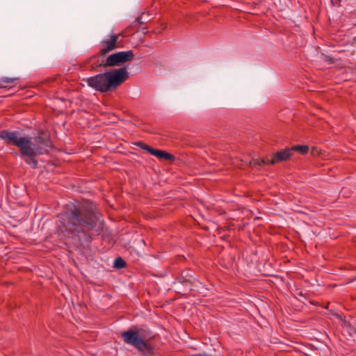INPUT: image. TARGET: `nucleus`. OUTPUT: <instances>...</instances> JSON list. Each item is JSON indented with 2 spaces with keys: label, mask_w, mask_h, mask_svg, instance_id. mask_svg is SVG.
Here are the masks:
<instances>
[{
  "label": "nucleus",
  "mask_w": 356,
  "mask_h": 356,
  "mask_svg": "<svg viewBox=\"0 0 356 356\" xmlns=\"http://www.w3.org/2000/svg\"><path fill=\"white\" fill-rule=\"evenodd\" d=\"M65 219L60 226L62 233L80 243H90V231L94 229L97 218L91 209L82 204L73 205L65 214Z\"/></svg>",
  "instance_id": "f257e3e1"
},
{
  "label": "nucleus",
  "mask_w": 356,
  "mask_h": 356,
  "mask_svg": "<svg viewBox=\"0 0 356 356\" xmlns=\"http://www.w3.org/2000/svg\"><path fill=\"white\" fill-rule=\"evenodd\" d=\"M0 138L8 145L17 146L21 156L33 168L38 167V161L35 157L48 154L49 149L53 147L49 137L44 132L40 133L35 138V143L29 137H20L18 131L6 129L0 131Z\"/></svg>",
  "instance_id": "f03ea898"
},
{
  "label": "nucleus",
  "mask_w": 356,
  "mask_h": 356,
  "mask_svg": "<svg viewBox=\"0 0 356 356\" xmlns=\"http://www.w3.org/2000/svg\"><path fill=\"white\" fill-rule=\"evenodd\" d=\"M154 337L147 327L136 325L121 333V337L125 343L133 346L145 355H154L155 349L150 343Z\"/></svg>",
  "instance_id": "7ed1b4c3"
},
{
  "label": "nucleus",
  "mask_w": 356,
  "mask_h": 356,
  "mask_svg": "<svg viewBox=\"0 0 356 356\" xmlns=\"http://www.w3.org/2000/svg\"><path fill=\"white\" fill-rule=\"evenodd\" d=\"M129 78L125 67L99 74L86 79L89 86L101 92L115 90Z\"/></svg>",
  "instance_id": "20e7f679"
},
{
  "label": "nucleus",
  "mask_w": 356,
  "mask_h": 356,
  "mask_svg": "<svg viewBox=\"0 0 356 356\" xmlns=\"http://www.w3.org/2000/svg\"><path fill=\"white\" fill-rule=\"evenodd\" d=\"M134 58V54L132 50L119 51L108 56L105 60L102 59L100 62L93 63L91 65V70L99 67L118 66L122 63L132 60Z\"/></svg>",
  "instance_id": "39448f33"
},
{
  "label": "nucleus",
  "mask_w": 356,
  "mask_h": 356,
  "mask_svg": "<svg viewBox=\"0 0 356 356\" xmlns=\"http://www.w3.org/2000/svg\"><path fill=\"white\" fill-rule=\"evenodd\" d=\"M119 35H120L111 34L110 35L109 38L102 40L100 42L101 49L98 55H95L90 57L88 60V63L91 65L93 63L100 62L99 60L100 56L104 57L109 52L117 49L118 47V40L119 38Z\"/></svg>",
  "instance_id": "423d86ee"
},
{
  "label": "nucleus",
  "mask_w": 356,
  "mask_h": 356,
  "mask_svg": "<svg viewBox=\"0 0 356 356\" xmlns=\"http://www.w3.org/2000/svg\"><path fill=\"white\" fill-rule=\"evenodd\" d=\"M135 144L140 149L147 151L150 154L155 156L159 159H165L167 161H173L175 159V156L172 154H169L163 150L152 148V147L143 143L142 141H138Z\"/></svg>",
  "instance_id": "0eeeda50"
},
{
  "label": "nucleus",
  "mask_w": 356,
  "mask_h": 356,
  "mask_svg": "<svg viewBox=\"0 0 356 356\" xmlns=\"http://www.w3.org/2000/svg\"><path fill=\"white\" fill-rule=\"evenodd\" d=\"M274 161L272 163H280L286 161L293 156L291 148H286L281 151L277 152L273 154Z\"/></svg>",
  "instance_id": "6e6552de"
},
{
  "label": "nucleus",
  "mask_w": 356,
  "mask_h": 356,
  "mask_svg": "<svg viewBox=\"0 0 356 356\" xmlns=\"http://www.w3.org/2000/svg\"><path fill=\"white\" fill-rule=\"evenodd\" d=\"M19 78L1 77L0 78V88H11L15 86Z\"/></svg>",
  "instance_id": "1a4fd4ad"
},
{
  "label": "nucleus",
  "mask_w": 356,
  "mask_h": 356,
  "mask_svg": "<svg viewBox=\"0 0 356 356\" xmlns=\"http://www.w3.org/2000/svg\"><path fill=\"white\" fill-rule=\"evenodd\" d=\"M274 161V156L273 155L271 157L266 156L264 157L261 159H254L250 163L253 164L254 165H262L265 164H270L273 165L275 164V163H272V161Z\"/></svg>",
  "instance_id": "9d476101"
},
{
  "label": "nucleus",
  "mask_w": 356,
  "mask_h": 356,
  "mask_svg": "<svg viewBox=\"0 0 356 356\" xmlns=\"http://www.w3.org/2000/svg\"><path fill=\"white\" fill-rule=\"evenodd\" d=\"M291 150L293 155L295 152H298L300 154H305L309 151V147L307 145H295L291 147Z\"/></svg>",
  "instance_id": "9b49d317"
},
{
  "label": "nucleus",
  "mask_w": 356,
  "mask_h": 356,
  "mask_svg": "<svg viewBox=\"0 0 356 356\" xmlns=\"http://www.w3.org/2000/svg\"><path fill=\"white\" fill-rule=\"evenodd\" d=\"M125 261L121 257H118L114 261V266L118 268H122L126 266Z\"/></svg>",
  "instance_id": "f8f14e48"
},
{
  "label": "nucleus",
  "mask_w": 356,
  "mask_h": 356,
  "mask_svg": "<svg viewBox=\"0 0 356 356\" xmlns=\"http://www.w3.org/2000/svg\"><path fill=\"white\" fill-rule=\"evenodd\" d=\"M134 23L138 24V25L143 24L144 22L142 21V17H138Z\"/></svg>",
  "instance_id": "ddd939ff"
}]
</instances>
